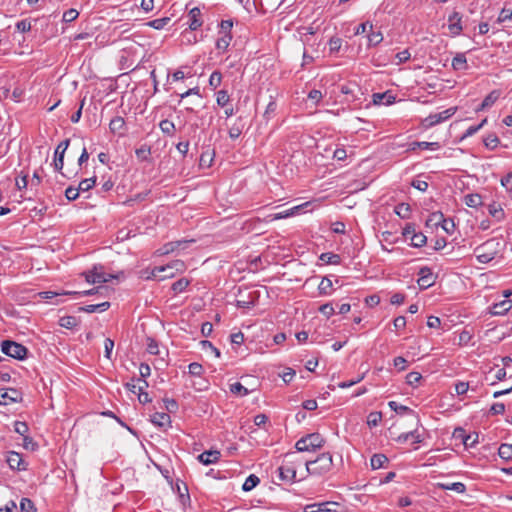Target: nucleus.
Wrapping results in <instances>:
<instances>
[{"instance_id":"12","label":"nucleus","mask_w":512,"mask_h":512,"mask_svg":"<svg viewBox=\"0 0 512 512\" xmlns=\"http://www.w3.org/2000/svg\"><path fill=\"white\" fill-rule=\"evenodd\" d=\"M512 308V301L504 299L498 303L493 304L489 308V313L494 316H503Z\"/></svg>"},{"instance_id":"37","label":"nucleus","mask_w":512,"mask_h":512,"mask_svg":"<svg viewBox=\"0 0 512 512\" xmlns=\"http://www.w3.org/2000/svg\"><path fill=\"white\" fill-rule=\"evenodd\" d=\"M483 142L485 147H487L490 150H494L498 147L500 140L496 134L491 133L484 138Z\"/></svg>"},{"instance_id":"32","label":"nucleus","mask_w":512,"mask_h":512,"mask_svg":"<svg viewBox=\"0 0 512 512\" xmlns=\"http://www.w3.org/2000/svg\"><path fill=\"white\" fill-rule=\"evenodd\" d=\"M500 458L509 461L512 459V444L503 443L498 449Z\"/></svg>"},{"instance_id":"15","label":"nucleus","mask_w":512,"mask_h":512,"mask_svg":"<svg viewBox=\"0 0 512 512\" xmlns=\"http://www.w3.org/2000/svg\"><path fill=\"white\" fill-rule=\"evenodd\" d=\"M220 456H221V454L218 450H208V451H204L201 454H199L197 459L203 465H210V464H214V463L218 462L220 459Z\"/></svg>"},{"instance_id":"6","label":"nucleus","mask_w":512,"mask_h":512,"mask_svg":"<svg viewBox=\"0 0 512 512\" xmlns=\"http://www.w3.org/2000/svg\"><path fill=\"white\" fill-rule=\"evenodd\" d=\"M419 278L417 283L421 290L428 289L433 286L436 282V275L432 272L431 268L424 266L421 267L418 272Z\"/></svg>"},{"instance_id":"61","label":"nucleus","mask_w":512,"mask_h":512,"mask_svg":"<svg viewBox=\"0 0 512 512\" xmlns=\"http://www.w3.org/2000/svg\"><path fill=\"white\" fill-rule=\"evenodd\" d=\"M477 443H478V434L477 433L465 434V437H464V440H463V444L466 447H473Z\"/></svg>"},{"instance_id":"45","label":"nucleus","mask_w":512,"mask_h":512,"mask_svg":"<svg viewBox=\"0 0 512 512\" xmlns=\"http://www.w3.org/2000/svg\"><path fill=\"white\" fill-rule=\"evenodd\" d=\"M332 281L328 277L322 278L318 290L320 294L328 295L331 293Z\"/></svg>"},{"instance_id":"27","label":"nucleus","mask_w":512,"mask_h":512,"mask_svg":"<svg viewBox=\"0 0 512 512\" xmlns=\"http://www.w3.org/2000/svg\"><path fill=\"white\" fill-rule=\"evenodd\" d=\"M216 103L219 107L229 106L231 103L230 96L226 90H219L216 93Z\"/></svg>"},{"instance_id":"17","label":"nucleus","mask_w":512,"mask_h":512,"mask_svg":"<svg viewBox=\"0 0 512 512\" xmlns=\"http://www.w3.org/2000/svg\"><path fill=\"white\" fill-rule=\"evenodd\" d=\"M488 213L498 222L504 220L505 212L501 206V204L497 202H492L487 205Z\"/></svg>"},{"instance_id":"35","label":"nucleus","mask_w":512,"mask_h":512,"mask_svg":"<svg viewBox=\"0 0 512 512\" xmlns=\"http://www.w3.org/2000/svg\"><path fill=\"white\" fill-rule=\"evenodd\" d=\"M259 482V477L254 474H251L246 478L245 482L243 483L242 489L246 492L251 491L259 484Z\"/></svg>"},{"instance_id":"58","label":"nucleus","mask_w":512,"mask_h":512,"mask_svg":"<svg viewBox=\"0 0 512 512\" xmlns=\"http://www.w3.org/2000/svg\"><path fill=\"white\" fill-rule=\"evenodd\" d=\"M222 81V74L218 71H214L209 78V85L213 88H217Z\"/></svg>"},{"instance_id":"47","label":"nucleus","mask_w":512,"mask_h":512,"mask_svg":"<svg viewBox=\"0 0 512 512\" xmlns=\"http://www.w3.org/2000/svg\"><path fill=\"white\" fill-rule=\"evenodd\" d=\"M20 510L21 512H36V508L33 501L28 498L21 499Z\"/></svg>"},{"instance_id":"30","label":"nucleus","mask_w":512,"mask_h":512,"mask_svg":"<svg viewBox=\"0 0 512 512\" xmlns=\"http://www.w3.org/2000/svg\"><path fill=\"white\" fill-rule=\"evenodd\" d=\"M232 38H233L232 36L220 35L216 41V49L221 52L227 51Z\"/></svg>"},{"instance_id":"63","label":"nucleus","mask_w":512,"mask_h":512,"mask_svg":"<svg viewBox=\"0 0 512 512\" xmlns=\"http://www.w3.org/2000/svg\"><path fill=\"white\" fill-rule=\"evenodd\" d=\"M79 189L78 187L75 188L73 186H69L66 190H65V196L66 198L69 200V201H74L76 200L78 197H79Z\"/></svg>"},{"instance_id":"55","label":"nucleus","mask_w":512,"mask_h":512,"mask_svg":"<svg viewBox=\"0 0 512 512\" xmlns=\"http://www.w3.org/2000/svg\"><path fill=\"white\" fill-rule=\"evenodd\" d=\"M422 379V376L418 372H410L406 376V382L410 386H417L420 380Z\"/></svg>"},{"instance_id":"9","label":"nucleus","mask_w":512,"mask_h":512,"mask_svg":"<svg viewBox=\"0 0 512 512\" xmlns=\"http://www.w3.org/2000/svg\"><path fill=\"white\" fill-rule=\"evenodd\" d=\"M6 462L12 470L24 471L27 469V463L18 452L9 451L7 453Z\"/></svg>"},{"instance_id":"25","label":"nucleus","mask_w":512,"mask_h":512,"mask_svg":"<svg viewBox=\"0 0 512 512\" xmlns=\"http://www.w3.org/2000/svg\"><path fill=\"white\" fill-rule=\"evenodd\" d=\"M395 213L402 219H408L411 214V207L408 203H399L395 206Z\"/></svg>"},{"instance_id":"46","label":"nucleus","mask_w":512,"mask_h":512,"mask_svg":"<svg viewBox=\"0 0 512 512\" xmlns=\"http://www.w3.org/2000/svg\"><path fill=\"white\" fill-rule=\"evenodd\" d=\"M230 392L239 396H246L249 393L248 389L244 387L240 382H235L231 384Z\"/></svg>"},{"instance_id":"18","label":"nucleus","mask_w":512,"mask_h":512,"mask_svg":"<svg viewBox=\"0 0 512 512\" xmlns=\"http://www.w3.org/2000/svg\"><path fill=\"white\" fill-rule=\"evenodd\" d=\"M452 68L455 71H463L468 69V63L465 53H457L452 59Z\"/></svg>"},{"instance_id":"23","label":"nucleus","mask_w":512,"mask_h":512,"mask_svg":"<svg viewBox=\"0 0 512 512\" xmlns=\"http://www.w3.org/2000/svg\"><path fill=\"white\" fill-rule=\"evenodd\" d=\"M395 100V97L389 94L388 92L385 93H375L373 95V102L375 104H392Z\"/></svg>"},{"instance_id":"57","label":"nucleus","mask_w":512,"mask_h":512,"mask_svg":"<svg viewBox=\"0 0 512 512\" xmlns=\"http://www.w3.org/2000/svg\"><path fill=\"white\" fill-rule=\"evenodd\" d=\"M79 16V12L76 9H68L63 14V21L66 23H70L77 19Z\"/></svg>"},{"instance_id":"11","label":"nucleus","mask_w":512,"mask_h":512,"mask_svg":"<svg viewBox=\"0 0 512 512\" xmlns=\"http://www.w3.org/2000/svg\"><path fill=\"white\" fill-rule=\"evenodd\" d=\"M462 16L459 12H453L448 17V29L452 36H458L462 32Z\"/></svg>"},{"instance_id":"22","label":"nucleus","mask_w":512,"mask_h":512,"mask_svg":"<svg viewBox=\"0 0 512 512\" xmlns=\"http://www.w3.org/2000/svg\"><path fill=\"white\" fill-rule=\"evenodd\" d=\"M389 462L388 457L385 454L382 453H376L372 455L370 459V465L373 470L380 469L384 467L386 463Z\"/></svg>"},{"instance_id":"59","label":"nucleus","mask_w":512,"mask_h":512,"mask_svg":"<svg viewBox=\"0 0 512 512\" xmlns=\"http://www.w3.org/2000/svg\"><path fill=\"white\" fill-rule=\"evenodd\" d=\"M342 45V40L338 37H332L329 40V49L331 53H337L339 52Z\"/></svg>"},{"instance_id":"20","label":"nucleus","mask_w":512,"mask_h":512,"mask_svg":"<svg viewBox=\"0 0 512 512\" xmlns=\"http://www.w3.org/2000/svg\"><path fill=\"white\" fill-rule=\"evenodd\" d=\"M436 486L441 490H452V491H455L460 494H463L466 492V486L462 482L437 483Z\"/></svg>"},{"instance_id":"36","label":"nucleus","mask_w":512,"mask_h":512,"mask_svg":"<svg viewBox=\"0 0 512 512\" xmlns=\"http://www.w3.org/2000/svg\"><path fill=\"white\" fill-rule=\"evenodd\" d=\"M340 506L339 503L333 501H326L318 503V511L321 512H338L337 508Z\"/></svg>"},{"instance_id":"60","label":"nucleus","mask_w":512,"mask_h":512,"mask_svg":"<svg viewBox=\"0 0 512 512\" xmlns=\"http://www.w3.org/2000/svg\"><path fill=\"white\" fill-rule=\"evenodd\" d=\"M32 24L29 19H23L18 21L16 24V28L19 32L25 33L31 30Z\"/></svg>"},{"instance_id":"3","label":"nucleus","mask_w":512,"mask_h":512,"mask_svg":"<svg viewBox=\"0 0 512 512\" xmlns=\"http://www.w3.org/2000/svg\"><path fill=\"white\" fill-rule=\"evenodd\" d=\"M1 351L14 359L23 360L26 358L28 349L15 341L12 340H4L1 342Z\"/></svg>"},{"instance_id":"52","label":"nucleus","mask_w":512,"mask_h":512,"mask_svg":"<svg viewBox=\"0 0 512 512\" xmlns=\"http://www.w3.org/2000/svg\"><path fill=\"white\" fill-rule=\"evenodd\" d=\"M389 407L395 411L396 413L403 414V413H411L413 412L409 407L398 404L395 401H390L388 403Z\"/></svg>"},{"instance_id":"54","label":"nucleus","mask_w":512,"mask_h":512,"mask_svg":"<svg viewBox=\"0 0 512 512\" xmlns=\"http://www.w3.org/2000/svg\"><path fill=\"white\" fill-rule=\"evenodd\" d=\"M202 349L205 351H210L213 353L217 358L220 357L221 353L218 348H216L210 341L208 340H202L200 342Z\"/></svg>"},{"instance_id":"5","label":"nucleus","mask_w":512,"mask_h":512,"mask_svg":"<svg viewBox=\"0 0 512 512\" xmlns=\"http://www.w3.org/2000/svg\"><path fill=\"white\" fill-rule=\"evenodd\" d=\"M85 279L90 284L107 283L116 278L115 275L99 271L98 267H94L91 271L85 272Z\"/></svg>"},{"instance_id":"40","label":"nucleus","mask_w":512,"mask_h":512,"mask_svg":"<svg viewBox=\"0 0 512 512\" xmlns=\"http://www.w3.org/2000/svg\"><path fill=\"white\" fill-rule=\"evenodd\" d=\"M510 20H512V8L505 5L498 15L497 23L502 24Z\"/></svg>"},{"instance_id":"53","label":"nucleus","mask_w":512,"mask_h":512,"mask_svg":"<svg viewBox=\"0 0 512 512\" xmlns=\"http://www.w3.org/2000/svg\"><path fill=\"white\" fill-rule=\"evenodd\" d=\"M369 45L376 46L383 41V35L380 31H371L368 35Z\"/></svg>"},{"instance_id":"64","label":"nucleus","mask_w":512,"mask_h":512,"mask_svg":"<svg viewBox=\"0 0 512 512\" xmlns=\"http://www.w3.org/2000/svg\"><path fill=\"white\" fill-rule=\"evenodd\" d=\"M319 311L329 318L335 313V308L332 303H326L320 306Z\"/></svg>"},{"instance_id":"4","label":"nucleus","mask_w":512,"mask_h":512,"mask_svg":"<svg viewBox=\"0 0 512 512\" xmlns=\"http://www.w3.org/2000/svg\"><path fill=\"white\" fill-rule=\"evenodd\" d=\"M457 111V107H450L442 112L430 114L422 120L424 128H431L451 118Z\"/></svg>"},{"instance_id":"21","label":"nucleus","mask_w":512,"mask_h":512,"mask_svg":"<svg viewBox=\"0 0 512 512\" xmlns=\"http://www.w3.org/2000/svg\"><path fill=\"white\" fill-rule=\"evenodd\" d=\"M110 308V302L105 301L99 304H90L80 307L79 310L86 313L104 312Z\"/></svg>"},{"instance_id":"31","label":"nucleus","mask_w":512,"mask_h":512,"mask_svg":"<svg viewBox=\"0 0 512 512\" xmlns=\"http://www.w3.org/2000/svg\"><path fill=\"white\" fill-rule=\"evenodd\" d=\"M410 436H415V443H421L422 442V437L417 432V430H413V431H409V432H405V433L400 434L397 437L396 441L399 442V443H404V442L408 441V439H410Z\"/></svg>"},{"instance_id":"16","label":"nucleus","mask_w":512,"mask_h":512,"mask_svg":"<svg viewBox=\"0 0 512 512\" xmlns=\"http://www.w3.org/2000/svg\"><path fill=\"white\" fill-rule=\"evenodd\" d=\"M19 397V391L14 388H10L6 391L0 390V405L18 402Z\"/></svg>"},{"instance_id":"13","label":"nucleus","mask_w":512,"mask_h":512,"mask_svg":"<svg viewBox=\"0 0 512 512\" xmlns=\"http://www.w3.org/2000/svg\"><path fill=\"white\" fill-rule=\"evenodd\" d=\"M203 24L201 10L198 7L192 8L188 13V25L192 31L199 29Z\"/></svg>"},{"instance_id":"38","label":"nucleus","mask_w":512,"mask_h":512,"mask_svg":"<svg viewBox=\"0 0 512 512\" xmlns=\"http://www.w3.org/2000/svg\"><path fill=\"white\" fill-rule=\"evenodd\" d=\"M465 204L468 207L476 208L482 205V197L479 194H468L465 196Z\"/></svg>"},{"instance_id":"50","label":"nucleus","mask_w":512,"mask_h":512,"mask_svg":"<svg viewBox=\"0 0 512 512\" xmlns=\"http://www.w3.org/2000/svg\"><path fill=\"white\" fill-rule=\"evenodd\" d=\"M125 125V121L122 117L117 116L110 121L109 127L112 132L121 130Z\"/></svg>"},{"instance_id":"8","label":"nucleus","mask_w":512,"mask_h":512,"mask_svg":"<svg viewBox=\"0 0 512 512\" xmlns=\"http://www.w3.org/2000/svg\"><path fill=\"white\" fill-rule=\"evenodd\" d=\"M277 471L281 481L292 483L296 479V467L292 462H285L277 469Z\"/></svg>"},{"instance_id":"44","label":"nucleus","mask_w":512,"mask_h":512,"mask_svg":"<svg viewBox=\"0 0 512 512\" xmlns=\"http://www.w3.org/2000/svg\"><path fill=\"white\" fill-rule=\"evenodd\" d=\"M170 22V18L169 17H163V18H158V19H154V20H151L147 23L148 26L156 29V30H161L163 29L168 23Z\"/></svg>"},{"instance_id":"42","label":"nucleus","mask_w":512,"mask_h":512,"mask_svg":"<svg viewBox=\"0 0 512 512\" xmlns=\"http://www.w3.org/2000/svg\"><path fill=\"white\" fill-rule=\"evenodd\" d=\"M233 27L232 20H222L219 24V35L232 36L231 30Z\"/></svg>"},{"instance_id":"34","label":"nucleus","mask_w":512,"mask_h":512,"mask_svg":"<svg viewBox=\"0 0 512 512\" xmlns=\"http://www.w3.org/2000/svg\"><path fill=\"white\" fill-rule=\"evenodd\" d=\"M192 242H194V240H183V241L170 242L167 245H165V253L172 252L175 249H179V248L184 249L187 247L188 244H190Z\"/></svg>"},{"instance_id":"28","label":"nucleus","mask_w":512,"mask_h":512,"mask_svg":"<svg viewBox=\"0 0 512 512\" xmlns=\"http://www.w3.org/2000/svg\"><path fill=\"white\" fill-rule=\"evenodd\" d=\"M488 245V243L482 245V246H479L476 248V253H477V259L480 263H488L490 262L491 260L494 259V254L493 253H486V252H481L485 246Z\"/></svg>"},{"instance_id":"43","label":"nucleus","mask_w":512,"mask_h":512,"mask_svg":"<svg viewBox=\"0 0 512 512\" xmlns=\"http://www.w3.org/2000/svg\"><path fill=\"white\" fill-rule=\"evenodd\" d=\"M427 242V237L422 233V232H416L412 237H411V245L413 247H422L426 244Z\"/></svg>"},{"instance_id":"62","label":"nucleus","mask_w":512,"mask_h":512,"mask_svg":"<svg viewBox=\"0 0 512 512\" xmlns=\"http://www.w3.org/2000/svg\"><path fill=\"white\" fill-rule=\"evenodd\" d=\"M147 351H148V353H150L152 355L159 354L158 343L153 338H147Z\"/></svg>"},{"instance_id":"14","label":"nucleus","mask_w":512,"mask_h":512,"mask_svg":"<svg viewBox=\"0 0 512 512\" xmlns=\"http://www.w3.org/2000/svg\"><path fill=\"white\" fill-rule=\"evenodd\" d=\"M151 422L160 428H168L171 427V417L168 413L164 412H156L153 415H151Z\"/></svg>"},{"instance_id":"7","label":"nucleus","mask_w":512,"mask_h":512,"mask_svg":"<svg viewBox=\"0 0 512 512\" xmlns=\"http://www.w3.org/2000/svg\"><path fill=\"white\" fill-rule=\"evenodd\" d=\"M166 270H174L176 273H182L186 270V265L182 260H174L163 266H156L152 269L149 278H156L159 273L165 272Z\"/></svg>"},{"instance_id":"49","label":"nucleus","mask_w":512,"mask_h":512,"mask_svg":"<svg viewBox=\"0 0 512 512\" xmlns=\"http://www.w3.org/2000/svg\"><path fill=\"white\" fill-rule=\"evenodd\" d=\"M96 183V177H92V178H87V179H83L79 185H78V189L80 192H85V191H88L90 190L92 187H94Z\"/></svg>"},{"instance_id":"41","label":"nucleus","mask_w":512,"mask_h":512,"mask_svg":"<svg viewBox=\"0 0 512 512\" xmlns=\"http://www.w3.org/2000/svg\"><path fill=\"white\" fill-rule=\"evenodd\" d=\"M189 284L190 281L187 278H181L172 284L171 289L175 294H178L183 292L188 287Z\"/></svg>"},{"instance_id":"39","label":"nucleus","mask_w":512,"mask_h":512,"mask_svg":"<svg viewBox=\"0 0 512 512\" xmlns=\"http://www.w3.org/2000/svg\"><path fill=\"white\" fill-rule=\"evenodd\" d=\"M159 127L164 134H167L169 136L174 135L175 124L172 121L164 119L159 123Z\"/></svg>"},{"instance_id":"51","label":"nucleus","mask_w":512,"mask_h":512,"mask_svg":"<svg viewBox=\"0 0 512 512\" xmlns=\"http://www.w3.org/2000/svg\"><path fill=\"white\" fill-rule=\"evenodd\" d=\"M14 431L21 436H26L29 432V427L26 422L15 421L14 423Z\"/></svg>"},{"instance_id":"2","label":"nucleus","mask_w":512,"mask_h":512,"mask_svg":"<svg viewBox=\"0 0 512 512\" xmlns=\"http://www.w3.org/2000/svg\"><path fill=\"white\" fill-rule=\"evenodd\" d=\"M325 440L319 433H310L301 437L295 444L297 452L316 451L324 446Z\"/></svg>"},{"instance_id":"48","label":"nucleus","mask_w":512,"mask_h":512,"mask_svg":"<svg viewBox=\"0 0 512 512\" xmlns=\"http://www.w3.org/2000/svg\"><path fill=\"white\" fill-rule=\"evenodd\" d=\"M382 420L381 412H371L367 417V424L369 427H376Z\"/></svg>"},{"instance_id":"19","label":"nucleus","mask_w":512,"mask_h":512,"mask_svg":"<svg viewBox=\"0 0 512 512\" xmlns=\"http://www.w3.org/2000/svg\"><path fill=\"white\" fill-rule=\"evenodd\" d=\"M501 92L499 90L491 91L482 101L477 111L487 109L491 107L500 97Z\"/></svg>"},{"instance_id":"29","label":"nucleus","mask_w":512,"mask_h":512,"mask_svg":"<svg viewBox=\"0 0 512 512\" xmlns=\"http://www.w3.org/2000/svg\"><path fill=\"white\" fill-rule=\"evenodd\" d=\"M79 321L75 316H63L59 319V325L66 329H72L78 325Z\"/></svg>"},{"instance_id":"56","label":"nucleus","mask_w":512,"mask_h":512,"mask_svg":"<svg viewBox=\"0 0 512 512\" xmlns=\"http://www.w3.org/2000/svg\"><path fill=\"white\" fill-rule=\"evenodd\" d=\"M163 402H164L166 410L169 413H176L177 412L179 406H178V403H177V401L175 399L164 398Z\"/></svg>"},{"instance_id":"26","label":"nucleus","mask_w":512,"mask_h":512,"mask_svg":"<svg viewBox=\"0 0 512 512\" xmlns=\"http://www.w3.org/2000/svg\"><path fill=\"white\" fill-rule=\"evenodd\" d=\"M320 260L326 264L338 265L341 262V257L332 252H325L320 255Z\"/></svg>"},{"instance_id":"24","label":"nucleus","mask_w":512,"mask_h":512,"mask_svg":"<svg viewBox=\"0 0 512 512\" xmlns=\"http://www.w3.org/2000/svg\"><path fill=\"white\" fill-rule=\"evenodd\" d=\"M411 148L412 150H415L416 148L422 150H438L440 148V144L438 142L416 141L411 143Z\"/></svg>"},{"instance_id":"33","label":"nucleus","mask_w":512,"mask_h":512,"mask_svg":"<svg viewBox=\"0 0 512 512\" xmlns=\"http://www.w3.org/2000/svg\"><path fill=\"white\" fill-rule=\"evenodd\" d=\"M135 154L139 160L148 161L151 155V148L147 144H143L136 149Z\"/></svg>"},{"instance_id":"10","label":"nucleus","mask_w":512,"mask_h":512,"mask_svg":"<svg viewBox=\"0 0 512 512\" xmlns=\"http://www.w3.org/2000/svg\"><path fill=\"white\" fill-rule=\"evenodd\" d=\"M70 140L66 139L59 143L55 150L54 155V169L58 172H61L64 166V154L69 146Z\"/></svg>"},{"instance_id":"1","label":"nucleus","mask_w":512,"mask_h":512,"mask_svg":"<svg viewBox=\"0 0 512 512\" xmlns=\"http://www.w3.org/2000/svg\"><path fill=\"white\" fill-rule=\"evenodd\" d=\"M306 472L312 476H322L327 474L333 466L332 455L329 452L322 453L315 460L306 461Z\"/></svg>"}]
</instances>
